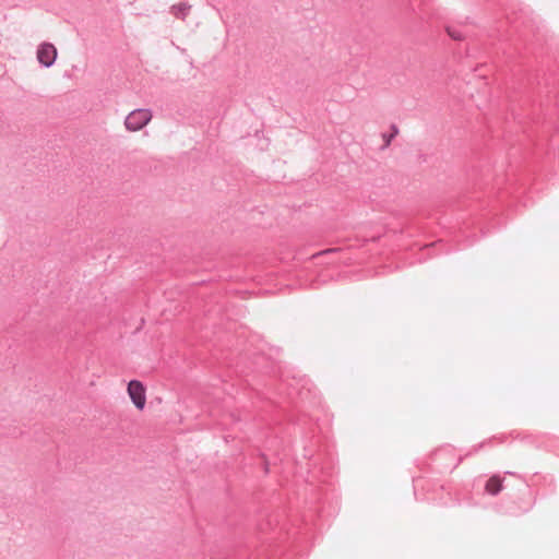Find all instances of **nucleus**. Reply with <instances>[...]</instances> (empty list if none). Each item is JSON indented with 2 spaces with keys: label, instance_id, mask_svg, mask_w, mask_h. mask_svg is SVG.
Returning <instances> with one entry per match:
<instances>
[{
  "label": "nucleus",
  "instance_id": "f257e3e1",
  "mask_svg": "<svg viewBox=\"0 0 559 559\" xmlns=\"http://www.w3.org/2000/svg\"><path fill=\"white\" fill-rule=\"evenodd\" d=\"M152 117L153 115L150 109H135L126 117L124 127L130 132L140 131L150 123Z\"/></svg>",
  "mask_w": 559,
  "mask_h": 559
},
{
  "label": "nucleus",
  "instance_id": "f03ea898",
  "mask_svg": "<svg viewBox=\"0 0 559 559\" xmlns=\"http://www.w3.org/2000/svg\"><path fill=\"white\" fill-rule=\"evenodd\" d=\"M127 392L136 409L142 411L146 404V388L139 380H131L128 383Z\"/></svg>",
  "mask_w": 559,
  "mask_h": 559
},
{
  "label": "nucleus",
  "instance_id": "7ed1b4c3",
  "mask_svg": "<svg viewBox=\"0 0 559 559\" xmlns=\"http://www.w3.org/2000/svg\"><path fill=\"white\" fill-rule=\"evenodd\" d=\"M57 58V49L52 44L43 43L37 49V60L44 67H50Z\"/></svg>",
  "mask_w": 559,
  "mask_h": 559
},
{
  "label": "nucleus",
  "instance_id": "20e7f679",
  "mask_svg": "<svg viewBox=\"0 0 559 559\" xmlns=\"http://www.w3.org/2000/svg\"><path fill=\"white\" fill-rule=\"evenodd\" d=\"M503 479L497 475L491 476L486 484V491L490 495H497L502 489Z\"/></svg>",
  "mask_w": 559,
  "mask_h": 559
},
{
  "label": "nucleus",
  "instance_id": "39448f33",
  "mask_svg": "<svg viewBox=\"0 0 559 559\" xmlns=\"http://www.w3.org/2000/svg\"><path fill=\"white\" fill-rule=\"evenodd\" d=\"M190 7L186 3L174 4L170 9L171 13L179 19H185Z\"/></svg>",
  "mask_w": 559,
  "mask_h": 559
},
{
  "label": "nucleus",
  "instance_id": "423d86ee",
  "mask_svg": "<svg viewBox=\"0 0 559 559\" xmlns=\"http://www.w3.org/2000/svg\"><path fill=\"white\" fill-rule=\"evenodd\" d=\"M447 34L453 39V40H456V41H462L464 40V35L461 31L459 29H455V28H451V27H447Z\"/></svg>",
  "mask_w": 559,
  "mask_h": 559
},
{
  "label": "nucleus",
  "instance_id": "0eeeda50",
  "mask_svg": "<svg viewBox=\"0 0 559 559\" xmlns=\"http://www.w3.org/2000/svg\"><path fill=\"white\" fill-rule=\"evenodd\" d=\"M399 133V129L396 127H392V133L390 135H383L385 146H389L392 139Z\"/></svg>",
  "mask_w": 559,
  "mask_h": 559
}]
</instances>
